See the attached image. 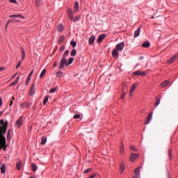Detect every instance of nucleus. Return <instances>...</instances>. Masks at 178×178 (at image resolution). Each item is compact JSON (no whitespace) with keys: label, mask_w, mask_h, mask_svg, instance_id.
Returning a JSON list of instances; mask_svg holds the SVG:
<instances>
[{"label":"nucleus","mask_w":178,"mask_h":178,"mask_svg":"<svg viewBox=\"0 0 178 178\" xmlns=\"http://www.w3.org/2000/svg\"><path fill=\"white\" fill-rule=\"evenodd\" d=\"M48 99H49L48 96H45L44 98V100H43V105H45V104H47V102H48Z\"/></svg>","instance_id":"nucleus-36"},{"label":"nucleus","mask_w":178,"mask_h":178,"mask_svg":"<svg viewBox=\"0 0 178 178\" xmlns=\"http://www.w3.org/2000/svg\"><path fill=\"white\" fill-rule=\"evenodd\" d=\"M67 14H68V15H73V11H72V9H68L67 10Z\"/></svg>","instance_id":"nucleus-43"},{"label":"nucleus","mask_w":178,"mask_h":178,"mask_svg":"<svg viewBox=\"0 0 178 178\" xmlns=\"http://www.w3.org/2000/svg\"><path fill=\"white\" fill-rule=\"evenodd\" d=\"M4 69H5V67H1L0 68V72H2Z\"/></svg>","instance_id":"nucleus-61"},{"label":"nucleus","mask_w":178,"mask_h":178,"mask_svg":"<svg viewBox=\"0 0 178 178\" xmlns=\"http://www.w3.org/2000/svg\"><path fill=\"white\" fill-rule=\"evenodd\" d=\"M95 175H91L89 178H95Z\"/></svg>","instance_id":"nucleus-60"},{"label":"nucleus","mask_w":178,"mask_h":178,"mask_svg":"<svg viewBox=\"0 0 178 178\" xmlns=\"http://www.w3.org/2000/svg\"><path fill=\"white\" fill-rule=\"evenodd\" d=\"M73 60H74V58H70L68 59V62H67V66H69V65H72V63H73Z\"/></svg>","instance_id":"nucleus-23"},{"label":"nucleus","mask_w":178,"mask_h":178,"mask_svg":"<svg viewBox=\"0 0 178 178\" xmlns=\"http://www.w3.org/2000/svg\"><path fill=\"white\" fill-rule=\"evenodd\" d=\"M0 106H2V97H0Z\"/></svg>","instance_id":"nucleus-57"},{"label":"nucleus","mask_w":178,"mask_h":178,"mask_svg":"<svg viewBox=\"0 0 178 178\" xmlns=\"http://www.w3.org/2000/svg\"><path fill=\"white\" fill-rule=\"evenodd\" d=\"M134 76H141V77H144L145 76H147L146 72H143L140 70H137L134 72H133Z\"/></svg>","instance_id":"nucleus-4"},{"label":"nucleus","mask_w":178,"mask_h":178,"mask_svg":"<svg viewBox=\"0 0 178 178\" xmlns=\"http://www.w3.org/2000/svg\"><path fill=\"white\" fill-rule=\"evenodd\" d=\"M177 59V56H174L172 58H171L170 60H168V63H173L175 60Z\"/></svg>","instance_id":"nucleus-18"},{"label":"nucleus","mask_w":178,"mask_h":178,"mask_svg":"<svg viewBox=\"0 0 178 178\" xmlns=\"http://www.w3.org/2000/svg\"><path fill=\"white\" fill-rule=\"evenodd\" d=\"M60 51H65V46H61L60 47Z\"/></svg>","instance_id":"nucleus-55"},{"label":"nucleus","mask_w":178,"mask_h":178,"mask_svg":"<svg viewBox=\"0 0 178 178\" xmlns=\"http://www.w3.org/2000/svg\"><path fill=\"white\" fill-rule=\"evenodd\" d=\"M56 74L58 77H63V72H58Z\"/></svg>","instance_id":"nucleus-39"},{"label":"nucleus","mask_w":178,"mask_h":178,"mask_svg":"<svg viewBox=\"0 0 178 178\" xmlns=\"http://www.w3.org/2000/svg\"><path fill=\"white\" fill-rule=\"evenodd\" d=\"M25 106L26 108H30V106H31V104L25 103Z\"/></svg>","instance_id":"nucleus-51"},{"label":"nucleus","mask_w":178,"mask_h":178,"mask_svg":"<svg viewBox=\"0 0 178 178\" xmlns=\"http://www.w3.org/2000/svg\"><path fill=\"white\" fill-rule=\"evenodd\" d=\"M30 81H31V76H28L26 80V85L29 86V84H30Z\"/></svg>","instance_id":"nucleus-28"},{"label":"nucleus","mask_w":178,"mask_h":178,"mask_svg":"<svg viewBox=\"0 0 178 178\" xmlns=\"http://www.w3.org/2000/svg\"><path fill=\"white\" fill-rule=\"evenodd\" d=\"M57 65H58V64H57L56 62H55V63H54V65H53L54 67H56Z\"/></svg>","instance_id":"nucleus-58"},{"label":"nucleus","mask_w":178,"mask_h":178,"mask_svg":"<svg viewBox=\"0 0 178 178\" xmlns=\"http://www.w3.org/2000/svg\"><path fill=\"white\" fill-rule=\"evenodd\" d=\"M133 92H131V90L129 91V97H131V95H133Z\"/></svg>","instance_id":"nucleus-59"},{"label":"nucleus","mask_w":178,"mask_h":178,"mask_svg":"<svg viewBox=\"0 0 178 178\" xmlns=\"http://www.w3.org/2000/svg\"><path fill=\"white\" fill-rule=\"evenodd\" d=\"M74 119H80V114H75L74 115Z\"/></svg>","instance_id":"nucleus-41"},{"label":"nucleus","mask_w":178,"mask_h":178,"mask_svg":"<svg viewBox=\"0 0 178 178\" xmlns=\"http://www.w3.org/2000/svg\"><path fill=\"white\" fill-rule=\"evenodd\" d=\"M22 166H23V163H22V161H18L15 165L17 170H20V169H22Z\"/></svg>","instance_id":"nucleus-15"},{"label":"nucleus","mask_w":178,"mask_h":178,"mask_svg":"<svg viewBox=\"0 0 178 178\" xmlns=\"http://www.w3.org/2000/svg\"><path fill=\"white\" fill-rule=\"evenodd\" d=\"M58 31H59L60 33L62 32V31H63V24H60L58 25Z\"/></svg>","instance_id":"nucleus-25"},{"label":"nucleus","mask_w":178,"mask_h":178,"mask_svg":"<svg viewBox=\"0 0 178 178\" xmlns=\"http://www.w3.org/2000/svg\"><path fill=\"white\" fill-rule=\"evenodd\" d=\"M140 169H141L140 167H138L135 169V170L134 172L135 176H134L133 178H140Z\"/></svg>","instance_id":"nucleus-6"},{"label":"nucleus","mask_w":178,"mask_h":178,"mask_svg":"<svg viewBox=\"0 0 178 178\" xmlns=\"http://www.w3.org/2000/svg\"><path fill=\"white\" fill-rule=\"evenodd\" d=\"M124 152V145L122 144L120 148V154H123Z\"/></svg>","instance_id":"nucleus-24"},{"label":"nucleus","mask_w":178,"mask_h":178,"mask_svg":"<svg viewBox=\"0 0 178 178\" xmlns=\"http://www.w3.org/2000/svg\"><path fill=\"white\" fill-rule=\"evenodd\" d=\"M11 131L9 129L7 132V140L10 141V139L12 138V136H10Z\"/></svg>","instance_id":"nucleus-22"},{"label":"nucleus","mask_w":178,"mask_h":178,"mask_svg":"<svg viewBox=\"0 0 178 178\" xmlns=\"http://www.w3.org/2000/svg\"><path fill=\"white\" fill-rule=\"evenodd\" d=\"M81 17V16H80V15L76 16L75 18L73 19V22L74 23H76V22H79V20H80Z\"/></svg>","instance_id":"nucleus-31"},{"label":"nucleus","mask_w":178,"mask_h":178,"mask_svg":"<svg viewBox=\"0 0 178 178\" xmlns=\"http://www.w3.org/2000/svg\"><path fill=\"white\" fill-rule=\"evenodd\" d=\"M89 172H91V168H88V169H86V170L83 172V173L86 174V173H89Z\"/></svg>","instance_id":"nucleus-42"},{"label":"nucleus","mask_w":178,"mask_h":178,"mask_svg":"<svg viewBox=\"0 0 178 178\" xmlns=\"http://www.w3.org/2000/svg\"><path fill=\"white\" fill-rule=\"evenodd\" d=\"M13 101L10 102V106H12L13 105V101H15V97H12Z\"/></svg>","instance_id":"nucleus-47"},{"label":"nucleus","mask_w":178,"mask_h":178,"mask_svg":"<svg viewBox=\"0 0 178 178\" xmlns=\"http://www.w3.org/2000/svg\"><path fill=\"white\" fill-rule=\"evenodd\" d=\"M7 22H8V24H10V23H13V20L12 19H8Z\"/></svg>","instance_id":"nucleus-54"},{"label":"nucleus","mask_w":178,"mask_h":178,"mask_svg":"<svg viewBox=\"0 0 178 178\" xmlns=\"http://www.w3.org/2000/svg\"><path fill=\"white\" fill-rule=\"evenodd\" d=\"M33 74H34V70H32L29 74L28 76H29V77H31V76H33Z\"/></svg>","instance_id":"nucleus-49"},{"label":"nucleus","mask_w":178,"mask_h":178,"mask_svg":"<svg viewBox=\"0 0 178 178\" xmlns=\"http://www.w3.org/2000/svg\"><path fill=\"white\" fill-rule=\"evenodd\" d=\"M139 154H131V156L129 157V159L131 161V162H134V161H136V159H137V158H138Z\"/></svg>","instance_id":"nucleus-9"},{"label":"nucleus","mask_w":178,"mask_h":178,"mask_svg":"<svg viewBox=\"0 0 178 178\" xmlns=\"http://www.w3.org/2000/svg\"><path fill=\"white\" fill-rule=\"evenodd\" d=\"M131 149L132 151H137V149L136 148V146L133 145V146H131Z\"/></svg>","instance_id":"nucleus-44"},{"label":"nucleus","mask_w":178,"mask_h":178,"mask_svg":"<svg viewBox=\"0 0 178 178\" xmlns=\"http://www.w3.org/2000/svg\"><path fill=\"white\" fill-rule=\"evenodd\" d=\"M106 37V34H102L98 37L97 42L99 44V42H102L103 40Z\"/></svg>","instance_id":"nucleus-11"},{"label":"nucleus","mask_w":178,"mask_h":178,"mask_svg":"<svg viewBox=\"0 0 178 178\" xmlns=\"http://www.w3.org/2000/svg\"><path fill=\"white\" fill-rule=\"evenodd\" d=\"M74 12H79V1L75 2Z\"/></svg>","instance_id":"nucleus-20"},{"label":"nucleus","mask_w":178,"mask_h":178,"mask_svg":"<svg viewBox=\"0 0 178 178\" xmlns=\"http://www.w3.org/2000/svg\"><path fill=\"white\" fill-rule=\"evenodd\" d=\"M71 56H76L77 55V51L76 49H73L70 53Z\"/></svg>","instance_id":"nucleus-30"},{"label":"nucleus","mask_w":178,"mask_h":178,"mask_svg":"<svg viewBox=\"0 0 178 178\" xmlns=\"http://www.w3.org/2000/svg\"><path fill=\"white\" fill-rule=\"evenodd\" d=\"M123 48H124V42L118 44L115 49L113 50L112 56L114 58H119V51L122 52V51H123Z\"/></svg>","instance_id":"nucleus-2"},{"label":"nucleus","mask_w":178,"mask_h":178,"mask_svg":"<svg viewBox=\"0 0 178 178\" xmlns=\"http://www.w3.org/2000/svg\"><path fill=\"white\" fill-rule=\"evenodd\" d=\"M34 94H35V83H33L31 88V90H30V92H29V95H34Z\"/></svg>","instance_id":"nucleus-7"},{"label":"nucleus","mask_w":178,"mask_h":178,"mask_svg":"<svg viewBox=\"0 0 178 178\" xmlns=\"http://www.w3.org/2000/svg\"><path fill=\"white\" fill-rule=\"evenodd\" d=\"M22 124H23V116L19 117V118L16 121L15 127H17V129H19V127H20Z\"/></svg>","instance_id":"nucleus-5"},{"label":"nucleus","mask_w":178,"mask_h":178,"mask_svg":"<svg viewBox=\"0 0 178 178\" xmlns=\"http://www.w3.org/2000/svg\"><path fill=\"white\" fill-rule=\"evenodd\" d=\"M20 106H21V108H25V106H26L25 103L20 104Z\"/></svg>","instance_id":"nucleus-56"},{"label":"nucleus","mask_w":178,"mask_h":178,"mask_svg":"<svg viewBox=\"0 0 178 178\" xmlns=\"http://www.w3.org/2000/svg\"><path fill=\"white\" fill-rule=\"evenodd\" d=\"M70 45H72V47H73V48H75V47L77 45V43L73 40H72L70 42Z\"/></svg>","instance_id":"nucleus-35"},{"label":"nucleus","mask_w":178,"mask_h":178,"mask_svg":"<svg viewBox=\"0 0 178 178\" xmlns=\"http://www.w3.org/2000/svg\"><path fill=\"white\" fill-rule=\"evenodd\" d=\"M94 41H95V36L92 35L90 37L88 42L90 45H93L94 44Z\"/></svg>","instance_id":"nucleus-12"},{"label":"nucleus","mask_w":178,"mask_h":178,"mask_svg":"<svg viewBox=\"0 0 178 178\" xmlns=\"http://www.w3.org/2000/svg\"><path fill=\"white\" fill-rule=\"evenodd\" d=\"M124 169H126V166L124 165V164H121L120 168V172L121 175L124 171Z\"/></svg>","instance_id":"nucleus-19"},{"label":"nucleus","mask_w":178,"mask_h":178,"mask_svg":"<svg viewBox=\"0 0 178 178\" xmlns=\"http://www.w3.org/2000/svg\"><path fill=\"white\" fill-rule=\"evenodd\" d=\"M69 17H70V20H74L73 19V14H70L68 15Z\"/></svg>","instance_id":"nucleus-45"},{"label":"nucleus","mask_w":178,"mask_h":178,"mask_svg":"<svg viewBox=\"0 0 178 178\" xmlns=\"http://www.w3.org/2000/svg\"><path fill=\"white\" fill-rule=\"evenodd\" d=\"M10 18L13 17V19H22L23 20V19H24V16H22L20 14L18 15H11L9 16Z\"/></svg>","instance_id":"nucleus-8"},{"label":"nucleus","mask_w":178,"mask_h":178,"mask_svg":"<svg viewBox=\"0 0 178 178\" xmlns=\"http://www.w3.org/2000/svg\"><path fill=\"white\" fill-rule=\"evenodd\" d=\"M6 172V165L3 164L1 167V173L4 175Z\"/></svg>","instance_id":"nucleus-14"},{"label":"nucleus","mask_w":178,"mask_h":178,"mask_svg":"<svg viewBox=\"0 0 178 178\" xmlns=\"http://www.w3.org/2000/svg\"><path fill=\"white\" fill-rule=\"evenodd\" d=\"M151 120H152V113L148 114V117L145 121V124H148Z\"/></svg>","instance_id":"nucleus-10"},{"label":"nucleus","mask_w":178,"mask_h":178,"mask_svg":"<svg viewBox=\"0 0 178 178\" xmlns=\"http://www.w3.org/2000/svg\"><path fill=\"white\" fill-rule=\"evenodd\" d=\"M63 41H65V36L62 35V36H60V38L59 39V44H62V42H63Z\"/></svg>","instance_id":"nucleus-37"},{"label":"nucleus","mask_w":178,"mask_h":178,"mask_svg":"<svg viewBox=\"0 0 178 178\" xmlns=\"http://www.w3.org/2000/svg\"><path fill=\"white\" fill-rule=\"evenodd\" d=\"M46 143H47V137L45 136L42 137L41 145H45Z\"/></svg>","instance_id":"nucleus-21"},{"label":"nucleus","mask_w":178,"mask_h":178,"mask_svg":"<svg viewBox=\"0 0 178 178\" xmlns=\"http://www.w3.org/2000/svg\"><path fill=\"white\" fill-rule=\"evenodd\" d=\"M124 97H126V93L124 92L123 94L121 95L122 99H123V98H124Z\"/></svg>","instance_id":"nucleus-53"},{"label":"nucleus","mask_w":178,"mask_h":178,"mask_svg":"<svg viewBox=\"0 0 178 178\" xmlns=\"http://www.w3.org/2000/svg\"><path fill=\"white\" fill-rule=\"evenodd\" d=\"M45 73H47V70L44 69L42 72L40 73V78L42 79L44 76H45Z\"/></svg>","instance_id":"nucleus-26"},{"label":"nucleus","mask_w":178,"mask_h":178,"mask_svg":"<svg viewBox=\"0 0 178 178\" xmlns=\"http://www.w3.org/2000/svg\"><path fill=\"white\" fill-rule=\"evenodd\" d=\"M55 91H56V88H53L49 90V92L52 94L55 92Z\"/></svg>","instance_id":"nucleus-40"},{"label":"nucleus","mask_w":178,"mask_h":178,"mask_svg":"<svg viewBox=\"0 0 178 178\" xmlns=\"http://www.w3.org/2000/svg\"><path fill=\"white\" fill-rule=\"evenodd\" d=\"M19 79H20V76H18L14 82L11 83V86H16V84H17L19 83Z\"/></svg>","instance_id":"nucleus-29"},{"label":"nucleus","mask_w":178,"mask_h":178,"mask_svg":"<svg viewBox=\"0 0 178 178\" xmlns=\"http://www.w3.org/2000/svg\"><path fill=\"white\" fill-rule=\"evenodd\" d=\"M13 23H20V20L19 19H13Z\"/></svg>","instance_id":"nucleus-48"},{"label":"nucleus","mask_w":178,"mask_h":178,"mask_svg":"<svg viewBox=\"0 0 178 178\" xmlns=\"http://www.w3.org/2000/svg\"><path fill=\"white\" fill-rule=\"evenodd\" d=\"M20 65H22V61H19V62L18 63V64H17V66H16V69H19V67H20Z\"/></svg>","instance_id":"nucleus-46"},{"label":"nucleus","mask_w":178,"mask_h":178,"mask_svg":"<svg viewBox=\"0 0 178 178\" xmlns=\"http://www.w3.org/2000/svg\"><path fill=\"white\" fill-rule=\"evenodd\" d=\"M3 113V111H0V116Z\"/></svg>","instance_id":"nucleus-62"},{"label":"nucleus","mask_w":178,"mask_h":178,"mask_svg":"<svg viewBox=\"0 0 178 178\" xmlns=\"http://www.w3.org/2000/svg\"><path fill=\"white\" fill-rule=\"evenodd\" d=\"M136 87H137V85H136V83H134V84L132 85V86H131V88L130 91L134 92V90H136Z\"/></svg>","instance_id":"nucleus-34"},{"label":"nucleus","mask_w":178,"mask_h":178,"mask_svg":"<svg viewBox=\"0 0 178 178\" xmlns=\"http://www.w3.org/2000/svg\"><path fill=\"white\" fill-rule=\"evenodd\" d=\"M0 149L6 151V138L3 134H6V130H8V122L0 120Z\"/></svg>","instance_id":"nucleus-1"},{"label":"nucleus","mask_w":178,"mask_h":178,"mask_svg":"<svg viewBox=\"0 0 178 178\" xmlns=\"http://www.w3.org/2000/svg\"><path fill=\"white\" fill-rule=\"evenodd\" d=\"M151 45V44L149 43V42L147 41V42H144L142 44V47L143 48H149V46Z\"/></svg>","instance_id":"nucleus-17"},{"label":"nucleus","mask_w":178,"mask_h":178,"mask_svg":"<svg viewBox=\"0 0 178 178\" xmlns=\"http://www.w3.org/2000/svg\"><path fill=\"white\" fill-rule=\"evenodd\" d=\"M8 26H9V24H8V22H7V24L6 25V28L8 27Z\"/></svg>","instance_id":"nucleus-64"},{"label":"nucleus","mask_w":178,"mask_h":178,"mask_svg":"<svg viewBox=\"0 0 178 178\" xmlns=\"http://www.w3.org/2000/svg\"><path fill=\"white\" fill-rule=\"evenodd\" d=\"M16 77V74L13 76V79H15Z\"/></svg>","instance_id":"nucleus-63"},{"label":"nucleus","mask_w":178,"mask_h":178,"mask_svg":"<svg viewBox=\"0 0 178 178\" xmlns=\"http://www.w3.org/2000/svg\"><path fill=\"white\" fill-rule=\"evenodd\" d=\"M32 169H33V172H35L36 170H37V165H35V164H32Z\"/></svg>","instance_id":"nucleus-38"},{"label":"nucleus","mask_w":178,"mask_h":178,"mask_svg":"<svg viewBox=\"0 0 178 178\" xmlns=\"http://www.w3.org/2000/svg\"><path fill=\"white\" fill-rule=\"evenodd\" d=\"M159 104H161V99H156V102L154 103V106L155 107L158 106V105H159Z\"/></svg>","instance_id":"nucleus-33"},{"label":"nucleus","mask_w":178,"mask_h":178,"mask_svg":"<svg viewBox=\"0 0 178 178\" xmlns=\"http://www.w3.org/2000/svg\"><path fill=\"white\" fill-rule=\"evenodd\" d=\"M140 33H141V29H140V28H138L134 33V38L138 37L140 35Z\"/></svg>","instance_id":"nucleus-16"},{"label":"nucleus","mask_w":178,"mask_h":178,"mask_svg":"<svg viewBox=\"0 0 178 178\" xmlns=\"http://www.w3.org/2000/svg\"><path fill=\"white\" fill-rule=\"evenodd\" d=\"M65 66H67V59H66L65 57H63V58H61L59 69H63Z\"/></svg>","instance_id":"nucleus-3"},{"label":"nucleus","mask_w":178,"mask_h":178,"mask_svg":"<svg viewBox=\"0 0 178 178\" xmlns=\"http://www.w3.org/2000/svg\"><path fill=\"white\" fill-rule=\"evenodd\" d=\"M20 51L22 53V60H24V58H26V51H24V49L23 47H20Z\"/></svg>","instance_id":"nucleus-13"},{"label":"nucleus","mask_w":178,"mask_h":178,"mask_svg":"<svg viewBox=\"0 0 178 178\" xmlns=\"http://www.w3.org/2000/svg\"><path fill=\"white\" fill-rule=\"evenodd\" d=\"M173 150H172V149H170L168 151V155L170 157V159H172V158H173Z\"/></svg>","instance_id":"nucleus-27"},{"label":"nucleus","mask_w":178,"mask_h":178,"mask_svg":"<svg viewBox=\"0 0 178 178\" xmlns=\"http://www.w3.org/2000/svg\"><path fill=\"white\" fill-rule=\"evenodd\" d=\"M11 3H16L17 1L16 0H9Z\"/></svg>","instance_id":"nucleus-52"},{"label":"nucleus","mask_w":178,"mask_h":178,"mask_svg":"<svg viewBox=\"0 0 178 178\" xmlns=\"http://www.w3.org/2000/svg\"><path fill=\"white\" fill-rule=\"evenodd\" d=\"M169 84V81L166 80L161 83V87H166Z\"/></svg>","instance_id":"nucleus-32"},{"label":"nucleus","mask_w":178,"mask_h":178,"mask_svg":"<svg viewBox=\"0 0 178 178\" xmlns=\"http://www.w3.org/2000/svg\"><path fill=\"white\" fill-rule=\"evenodd\" d=\"M64 55H65V56H67V55H69V50H66V51L64 52Z\"/></svg>","instance_id":"nucleus-50"}]
</instances>
